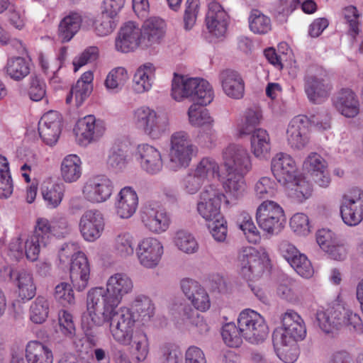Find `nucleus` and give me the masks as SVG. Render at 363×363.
<instances>
[{
	"label": "nucleus",
	"mask_w": 363,
	"mask_h": 363,
	"mask_svg": "<svg viewBox=\"0 0 363 363\" xmlns=\"http://www.w3.org/2000/svg\"><path fill=\"white\" fill-rule=\"evenodd\" d=\"M82 323L88 329L109 323L113 338L123 345H130L132 335L135 331L133 311L125 306L113 308L112 311H106V308H102L86 309L82 315Z\"/></svg>",
	"instance_id": "f257e3e1"
},
{
	"label": "nucleus",
	"mask_w": 363,
	"mask_h": 363,
	"mask_svg": "<svg viewBox=\"0 0 363 363\" xmlns=\"http://www.w3.org/2000/svg\"><path fill=\"white\" fill-rule=\"evenodd\" d=\"M222 159L227 173L223 188L229 196L238 199L247 188L245 177L252 169L251 156L242 145L230 144L223 150Z\"/></svg>",
	"instance_id": "f03ea898"
},
{
	"label": "nucleus",
	"mask_w": 363,
	"mask_h": 363,
	"mask_svg": "<svg viewBox=\"0 0 363 363\" xmlns=\"http://www.w3.org/2000/svg\"><path fill=\"white\" fill-rule=\"evenodd\" d=\"M133 281L128 274L115 273L108 278L106 287L96 286L88 291L86 309L102 308H106V311H112L118 307L124 296L133 292Z\"/></svg>",
	"instance_id": "7ed1b4c3"
},
{
	"label": "nucleus",
	"mask_w": 363,
	"mask_h": 363,
	"mask_svg": "<svg viewBox=\"0 0 363 363\" xmlns=\"http://www.w3.org/2000/svg\"><path fill=\"white\" fill-rule=\"evenodd\" d=\"M51 238V228L48 219L40 218L36 221L33 232L21 233L11 239L9 243V255L16 259L26 258L35 262L38 259L40 250L48 244Z\"/></svg>",
	"instance_id": "20e7f679"
},
{
	"label": "nucleus",
	"mask_w": 363,
	"mask_h": 363,
	"mask_svg": "<svg viewBox=\"0 0 363 363\" xmlns=\"http://www.w3.org/2000/svg\"><path fill=\"white\" fill-rule=\"evenodd\" d=\"M316 320L320 328L325 333H331L342 325L347 326L350 330L358 334L363 332L361 318L346 308L340 296L326 310L318 311Z\"/></svg>",
	"instance_id": "39448f33"
},
{
	"label": "nucleus",
	"mask_w": 363,
	"mask_h": 363,
	"mask_svg": "<svg viewBox=\"0 0 363 363\" xmlns=\"http://www.w3.org/2000/svg\"><path fill=\"white\" fill-rule=\"evenodd\" d=\"M171 97L182 102L189 99L201 106L208 105L214 94L210 84L200 78H189L174 73L172 80Z\"/></svg>",
	"instance_id": "423d86ee"
},
{
	"label": "nucleus",
	"mask_w": 363,
	"mask_h": 363,
	"mask_svg": "<svg viewBox=\"0 0 363 363\" xmlns=\"http://www.w3.org/2000/svg\"><path fill=\"white\" fill-rule=\"evenodd\" d=\"M281 327L273 333V342L277 347H289L296 352V342L306 336V327L301 316L295 311L289 309L280 316Z\"/></svg>",
	"instance_id": "0eeeda50"
},
{
	"label": "nucleus",
	"mask_w": 363,
	"mask_h": 363,
	"mask_svg": "<svg viewBox=\"0 0 363 363\" xmlns=\"http://www.w3.org/2000/svg\"><path fill=\"white\" fill-rule=\"evenodd\" d=\"M132 121L136 128L153 140L161 138L169 130V117L167 113L141 106L133 110Z\"/></svg>",
	"instance_id": "6e6552de"
},
{
	"label": "nucleus",
	"mask_w": 363,
	"mask_h": 363,
	"mask_svg": "<svg viewBox=\"0 0 363 363\" xmlns=\"http://www.w3.org/2000/svg\"><path fill=\"white\" fill-rule=\"evenodd\" d=\"M310 123L319 130L330 128V118L326 113L313 116L311 120L306 116H297L290 121L286 130V140L291 147L301 150L308 145Z\"/></svg>",
	"instance_id": "1a4fd4ad"
},
{
	"label": "nucleus",
	"mask_w": 363,
	"mask_h": 363,
	"mask_svg": "<svg viewBox=\"0 0 363 363\" xmlns=\"http://www.w3.org/2000/svg\"><path fill=\"white\" fill-rule=\"evenodd\" d=\"M197 152L190 135L184 130L173 133L169 138L168 166L174 171L186 168Z\"/></svg>",
	"instance_id": "9d476101"
},
{
	"label": "nucleus",
	"mask_w": 363,
	"mask_h": 363,
	"mask_svg": "<svg viewBox=\"0 0 363 363\" xmlns=\"http://www.w3.org/2000/svg\"><path fill=\"white\" fill-rule=\"evenodd\" d=\"M238 324L243 338L250 343L262 342L268 335L269 329L264 318L253 310H243L238 316Z\"/></svg>",
	"instance_id": "9b49d317"
},
{
	"label": "nucleus",
	"mask_w": 363,
	"mask_h": 363,
	"mask_svg": "<svg viewBox=\"0 0 363 363\" xmlns=\"http://www.w3.org/2000/svg\"><path fill=\"white\" fill-rule=\"evenodd\" d=\"M256 220L264 232L271 235L278 234L285 222L284 209L275 201H264L257 208Z\"/></svg>",
	"instance_id": "f8f14e48"
},
{
	"label": "nucleus",
	"mask_w": 363,
	"mask_h": 363,
	"mask_svg": "<svg viewBox=\"0 0 363 363\" xmlns=\"http://www.w3.org/2000/svg\"><path fill=\"white\" fill-rule=\"evenodd\" d=\"M239 260L241 263L240 274L247 280L259 276L269 263V255L264 248L257 250L250 247L242 250Z\"/></svg>",
	"instance_id": "ddd939ff"
},
{
	"label": "nucleus",
	"mask_w": 363,
	"mask_h": 363,
	"mask_svg": "<svg viewBox=\"0 0 363 363\" xmlns=\"http://www.w3.org/2000/svg\"><path fill=\"white\" fill-rule=\"evenodd\" d=\"M113 191V182L105 175H95L86 179L82 187L84 199L93 204L106 202Z\"/></svg>",
	"instance_id": "4468645a"
},
{
	"label": "nucleus",
	"mask_w": 363,
	"mask_h": 363,
	"mask_svg": "<svg viewBox=\"0 0 363 363\" xmlns=\"http://www.w3.org/2000/svg\"><path fill=\"white\" fill-rule=\"evenodd\" d=\"M224 198L225 195L217 186L213 184L206 186L200 193L197 203L199 214L208 222L223 217L220 214V205Z\"/></svg>",
	"instance_id": "2eb2a0df"
},
{
	"label": "nucleus",
	"mask_w": 363,
	"mask_h": 363,
	"mask_svg": "<svg viewBox=\"0 0 363 363\" xmlns=\"http://www.w3.org/2000/svg\"><path fill=\"white\" fill-rule=\"evenodd\" d=\"M106 130L103 121L96 118L94 115H88L79 119L74 128V133L78 143L86 146L97 141Z\"/></svg>",
	"instance_id": "dca6fc26"
},
{
	"label": "nucleus",
	"mask_w": 363,
	"mask_h": 363,
	"mask_svg": "<svg viewBox=\"0 0 363 363\" xmlns=\"http://www.w3.org/2000/svg\"><path fill=\"white\" fill-rule=\"evenodd\" d=\"M138 262L146 269L156 268L164 253L162 243L157 238L149 237L141 240L135 249Z\"/></svg>",
	"instance_id": "f3484780"
},
{
	"label": "nucleus",
	"mask_w": 363,
	"mask_h": 363,
	"mask_svg": "<svg viewBox=\"0 0 363 363\" xmlns=\"http://www.w3.org/2000/svg\"><path fill=\"white\" fill-rule=\"evenodd\" d=\"M105 228L103 213L97 209L85 211L80 217L79 229L82 238L88 242H94L102 235Z\"/></svg>",
	"instance_id": "a211bd4d"
},
{
	"label": "nucleus",
	"mask_w": 363,
	"mask_h": 363,
	"mask_svg": "<svg viewBox=\"0 0 363 363\" xmlns=\"http://www.w3.org/2000/svg\"><path fill=\"white\" fill-rule=\"evenodd\" d=\"M139 46L143 47L142 30L135 23L129 21L120 29L115 40L117 51L129 52Z\"/></svg>",
	"instance_id": "6ab92c4d"
},
{
	"label": "nucleus",
	"mask_w": 363,
	"mask_h": 363,
	"mask_svg": "<svg viewBox=\"0 0 363 363\" xmlns=\"http://www.w3.org/2000/svg\"><path fill=\"white\" fill-rule=\"evenodd\" d=\"M272 172L284 185L292 182L297 175V167L293 157L284 152L277 153L271 162Z\"/></svg>",
	"instance_id": "aec40b11"
},
{
	"label": "nucleus",
	"mask_w": 363,
	"mask_h": 363,
	"mask_svg": "<svg viewBox=\"0 0 363 363\" xmlns=\"http://www.w3.org/2000/svg\"><path fill=\"white\" fill-rule=\"evenodd\" d=\"M141 221L145 228L153 234L165 232L170 225V217L160 207L145 206L141 213Z\"/></svg>",
	"instance_id": "412c9836"
},
{
	"label": "nucleus",
	"mask_w": 363,
	"mask_h": 363,
	"mask_svg": "<svg viewBox=\"0 0 363 363\" xmlns=\"http://www.w3.org/2000/svg\"><path fill=\"white\" fill-rule=\"evenodd\" d=\"M228 21L229 16L220 4L216 1L208 4L205 22L209 33L216 38L224 36Z\"/></svg>",
	"instance_id": "4be33fe9"
},
{
	"label": "nucleus",
	"mask_w": 363,
	"mask_h": 363,
	"mask_svg": "<svg viewBox=\"0 0 363 363\" xmlns=\"http://www.w3.org/2000/svg\"><path fill=\"white\" fill-rule=\"evenodd\" d=\"M62 130V116L55 111L45 113L38 123V132L42 140L48 145H55Z\"/></svg>",
	"instance_id": "5701e85b"
},
{
	"label": "nucleus",
	"mask_w": 363,
	"mask_h": 363,
	"mask_svg": "<svg viewBox=\"0 0 363 363\" xmlns=\"http://www.w3.org/2000/svg\"><path fill=\"white\" fill-rule=\"evenodd\" d=\"M303 168L318 186L323 188L329 186L331 179L328 171V163L319 154L310 153L303 162Z\"/></svg>",
	"instance_id": "b1692460"
},
{
	"label": "nucleus",
	"mask_w": 363,
	"mask_h": 363,
	"mask_svg": "<svg viewBox=\"0 0 363 363\" xmlns=\"http://www.w3.org/2000/svg\"><path fill=\"white\" fill-rule=\"evenodd\" d=\"M181 288L196 310L204 312L210 308L208 294L197 281L184 279L181 281Z\"/></svg>",
	"instance_id": "393cba45"
},
{
	"label": "nucleus",
	"mask_w": 363,
	"mask_h": 363,
	"mask_svg": "<svg viewBox=\"0 0 363 363\" xmlns=\"http://www.w3.org/2000/svg\"><path fill=\"white\" fill-rule=\"evenodd\" d=\"M138 206V196L130 186L121 189L116 197L115 210L117 216L123 219L130 218L135 213Z\"/></svg>",
	"instance_id": "a878e982"
},
{
	"label": "nucleus",
	"mask_w": 363,
	"mask_h": 363,
	"mask_svg": "<svg viewBox=\"0 0 363 363\" xmlns=\"http://www.w3.org/2000/svg\"><path fill=\"white\" fill-rule=\"evenodd\" d=\"M69 277L73 286L78 291H82L88 286L90 278V267L84 254H79L72 260Z\"/></svg>",
	"instance_id": "bb28decb"
},
{
	"label": "nucleus",
	"mask_w": 363,
	"mask_h": 363,
	"mask_svg": "<svg viewBox=\"0 0 363 363\" xmlns=\"http://www.w3.org/2000/svg\"><path fill=\"white\" fill-rule=\"evenodd\" d=\"M304 89L311 102L320 104L328 97L331 86L323 77L308 75L305 78Z\"/></svg>",
	"instance_id": "cd10ccee"
},
{
	"label": "nucleus",
	"mask_w": 363,
	"mask_h": 363,
	"mask_svg": "<svg viewBox=\"0 0 363 363\" xmlns=\"http://www.w3.org/2000/svg\"><path fill=\"white\" fill-rule=\"evenodd\" d=\"M220 81L223 92L233 99H240L245 94V82L242 76L232 69L223 70L220 74Z\"/></svg>",
	"instance_id": "c85d7f7f"
},
{
	"label": "nucleus",
	"mask_w": 363,
	"mask_h": 363,
	"mask_svg": "<svg viewBox=\"0 0 363 363\" xmlns=\"http://www.w3.org/2000/svg\"><path fill=\"white\" fill-rule=\"evenodd\" d=\"M164 21L158 17L147 19L141 29L143 48H150L160 43L164 34Z\"/></svg>",
	"instance_id": "c756f323"
},
{
	"label": "nucleus",
	"mask_w": 363,
	"mask_h": 363,
	"mask_svg": "<svg viewBox=\"0 0 363 363\" xmlns=\"http://www.w3.org/2000/svg\"><path fill=\"white\" fill-rule=\"evenodd\" d=\"M138 151L141 159L143 169L150 174H156L161 171L163 162L160 152L148 144L138 145Z\"/></svg>",
	"instance_id": "7c9ffc66"
},
{
	"label": "nucleus",
	"mask_w": 363,
	"mask_h": 363,
	"mask_svg": "<svg viewBox=\"0 0 363 363\" xmlns=\"http://www.w3.org/2000/svg\"><path fill=\"white\" fill-rule=\"evenodd\" d=\"M337 110L346 118H354L359 112L358 99L351 89H342L334 101Z\"/></svg>",
	"instance_id": "2f4dec72"
},
{
	"label": "nucleus",
	"mask_w": 363,
	"mask_h": 363,
	"mask_svg": "<svg viewBox=\"0 0 363 363\" xmlns=\"http://www.w3.org/2000/svg\"><path fill=\"white\" fill-rule=\"evenodd\" d=\"M155 74V67L150 62L140 65L135 71L133 79V87L138 94L151 89Z\"/></svg>",
	"instance_id": "473e14b6"
},
{
	"label": "nucleus",
	"mask_w": 363,
	"mask_h": 363,
	"mask_svg": "<svg viewBox=\"0 0 363 363\" xmlns=\"http://www.w3.org/2000/svg\"><path fill=\"white\" fill-rule=\"evenodd\" d=\"M82 22V16L77 13H70L65 16L58 26V38L62 43L71 40L80 29Z\"/></svg>",
	"instance_id": "72a5a7b5"
},
{
	"label": "nucleus",
	"mask_w": 363,
	"mask_h": 363,
	"mask_svg": "<svg viewBox=\"0 0 363 363\" xmlns=\"http://www.w3.org/2000/svg\"><path fill=\"white\" fill-rule=\"evenodd\" d=\"M271 150L270 137L267 131L257 128L252 132L250 138V150L258 159H264Z\"/></svg>",
	"instance_id": "f704fd0d"
},
{
	"label": "nucleus",
	"mask_w": 363,
	"mask_h": 363,
	"mask_svg": "<svg viewBox=\"0 0 363 363\" xmlns=\"http://www.w3.org/2000/svg\"><path fill=\"white\" fill-rule=\"evenodd\" d=\"M82 162L81 159L74 154L67 155L61 162L60 173L64 182L73 183L82 176Z\"/></svg>",
	"instance_id": "c9c22d12"
},
{
	"label": "nucleus",
	"mask_w": 363,
	"mask_h": 363,
	"mask_svg": "<svg viewBox=\"0 0 363 363\" xmlns=\"http://www.w3.org/2000/svg\"><path fill=\"white\" fill-rule=\"evenodd\" d=\"M28 363H52L53 356L50 349L39 341H30L26 347Z\"/></svg>",
	"instance_id": "e433bc0d"
},
{
	"label": "nucleus",
	"mask_w": 363,
	"mask_h": 363,
	"mask_svg": "<svg viewBox=\"0 0 363 363\" xmlns=\"http://www.w3.org/2000/svg\"><path fill=\"white\" fill-rule=\"evenodd\" d=\"M41 193L48 206L57 207L64 197L65 186L51 179L45 180L41 185Z\"/></svg>",
	"instance_id": "4c0bfd02"
},
{
	"label": "nucleus",
	"mask_w": 363,
	"mask_h": 363,
	"mask_svg": "<svg viewBox=\"0 0 363 363\" xmlns=\"http://www.w3.org/2000/svg\"><path fill=\"white\" fill-rule=\"evenodd\" d=\"M4 69L6 74L11 79L21 81L29 74L30 65L27 59L15 56L8 59Z\"/></svg>",
	"instance_id": "58836bf2"
},
{
	"label": "nucleus",
	"mask_w": 363,
	"mask_h": 363,
	"mask_svg": "<svg viewBox=\"0 0 363 363\" xmlns=\"http://www.w3.org/2000/svg\"><path fill=\"white\" fill-rule=\"evenodd\" d=\"M113 248L119 257L126 259L133 256L135 252V240L133 235L128 231L117 233L113 240Z\"/></svg>",
	"instance_id": "ea45409f"
},
{
	"label": "nucleus",
	"mask_w": 363,
	"mask_h": 363,
	"mask_svg": "<svg viewBox=\"0 0 363 363\" xmlns=\"http://www.w3.org/2000/svg\"><path fill=\"white\" fill-rule=\"evenodd\" d=\"M133 314L135 313L143 324L149 322L154 316L155 307L152 301L147 296L140 294L132 303Z\"/></svg>",
	"instance_id": "a19ab883"
},
{
	"label": "nucleus",
	"mask_w": 363,
	"mask_h": 363,
	"mask_svg": "<svg viewBox=\"0 0 363 363\" xmlns=\"http://www.w3.org/2000/svg\"><path fill=\"white\" fill-rule=\"evenodd\" d=\"M50 301L45 296L39 295L30 303L29 318L35 324H42L48 318L50 311Z\"/></svg>",
	"instance_id": "79ce46f5"
},
{
	"label": "nucleus",
	"mask_w": 363,
	"mask_h": 363,
	"mask_svg": "<svg viewBox=\"0 0 363 363\" xmlns=\"http://www.w3.org/2000/svg\"><path fill=\"white\" fill-rule=\"evenodd\" d=\"M187 116L189 124L194 127L207 128L214 125V118L208 111L198 107L196 104L189 106Z\"/></svg>",
	"instance_id": "37998d69"
},
{
	"label": "nucleus",
	"mask_w": 363,
	"mask_h": 363,
	"mask_svg": "<svg viewBox=\"0 0 363 363\" xmlns=\"http://www.w3.org/2000/svg\"><path fill=\"white\" fill-rule=\"evenodd\" d=\"M16 281L18 294L22 300L28 301L35 296L36 286L31 272L26 270L19 272Z\"/></svg>",
	"instance_id": "c03bdc74"
},
{
	"label": "nucleus",
	"mask_w": 363,
	"mask_h": 363,
	"mask_svg": "<svg viewBox=\"0 0 363 363\" xmlns=\"http://www.w3.org/2000/svg\"><path fill=\"white\" fill-rule=\"evenodd\" d=\"M205 182L220 177V166L215 159L203 157L193 169Z\"/></svg>",
	"instance_id": "a18cd8bd"
},
{
	"label": "nucleus",
	"mask_w": 363,
	"mask_h": 363,
	"mask_svg": "<svg viewBox=\"0 0 363 363\" xmlns=\"http://www.w3.org/2000/svg\"><path fill=\"white\" fill-rule=\"evenodd\" d=\"M13 191V180L7 159L0 155V199H8Z\"/></svg>",
	"instance_id": "49530a36"
},
{
	"label": "nucleus",
	"mask_w": 363,
	"mask_h": 363,
	"mask_svg": "<svg viewBox=\"0 0 363 363\" xmlns=\"http://www.w3.org/2000/svg\"><path fill=\"white\" fill-rule=\"evenodd\" d=\"M286 185L291 189V196L297 202L301 203L312 195V186L304 178L296 176V179Z\"/></svg>",
	"instance_id": "de8ad7c7"
},
{
	"label": "nucleus",
	"mask_w": 363,
	"mask_h": 363,
	"mask_svg": "<svg viewBox=\"0 0 363 363\" xmlns=\"http://www.w3.org/2000/svg\"><path fill=\"white\" fill-rule=\"evenodd\" d=\"M255 196L259 199L272 198L277 191L276 182L269 177H260L254 184Z\"/></svg>",
	"instance_id": "09e8293b"
},
{
	"label": "nucleus",
	"mask_w": 363,
	"mask_h": 363,
	"mask_svg": "<svg viewBox=\"0 0 363 363\" xmlns=\"http://www.w3.org/2000/svg\"><path fill=\"white\" fill-rule=\"evenodd\" d=\"M174 243L180 251L186 254H194L199 250V243L195 237L185 230H179L175 233Z\"/></svg>",
	"instance_id": "8fccbe9b"
},
{
	"label": "nucleus",
	"mask_w": 363,
	"mask_h": 363,
	"mask_svg": "<svg viewBox=\"0 0 363 363\" xmlns=\"http://www.w3.org/2000/svg\"><path fill=\"white\" fill-rule=\"evenodd\" d=\"M248 21L250 30L255 33L265 34L271 30L270 18L259 10L252 9Z\"/></svg>",
	"instance_id": "3c124183"
},
{
	"label": "nucleus",
	"mask_w": 363,
	"mask_h": 363,
	"mask_svg": "<svg viewBox=\"0 0 363 363\" xmlns=\"http://www.w3.org/2000/svg\"><path fill=\"white\" fill-rule=\"evenodd\" d=\"M128 79L127 70L122 67L112 69L108 74L105 85L108 89H121Z\"/></svg>",
	"instance_id": "603ef678"
},
{
	"label": "nucleus",
	"mask_w": 363,
	"mask_h": 363,
	"mask_svg": "<svg viewBox=\"0 0 363 363\" xmlns=\"http://www.w3.org/2000/svg\"><path fill=\"white\" fill-rule=\"evenodd\" d=\"M222 337L225 343L232 347H238L242 342V333L239 325L234 323H229L223 327Z\"/></svg>",
	"instance_id": "864d4df0"
},
{
	"label": "nucleus",
	"mask_w": 363,
	"mask_h": 363,
	"mask_svg": "<svg viewBox=\"0 0 363 363\" xmlns=\"http://www.w3.org/2000/svg\"><path fill=\"white\" fill-rule=\"evenodd\" d=\"M342 13L346 23L348 25L350 34L355 38L360 31L361 14L354 6L345 7L342 11Z\"/></svg>",
	"instance_id": "5fc2aeb1"
},
{
	"label": "nucleus",
	"mask_w": 363,
	"mask_h": 363,
	"mask_svg": "<svg viewBox=\"0 0 363 363\" xmlns=\"http://www.w3.org/2000/svg\"><path fill=\"white\" fill-rule=\"evenodd\" d=\"M131 342L135 348V359L138 362H143L149 352L148 340L146 334L140 330H136L132 335Z\"/></svg>",
	"instance_id": "6e6d98bb"
},
{
	"label": "nucleus",
	"mask_w": 363,
	"mask_h": 363,
	"mask_svg": "<svg viewBox=\"0 0 363 363\" xmlns=\"http://www.w3.org/2000/svg\"><path fill=\"white\" fill-rule=\"evenodd\" d=\"M92 91V84H84L82 81H77L70 90L69 94L67 96L66 103L70 104L72 97L74 96L76 106H80L89 96Z\"/></svg>",
	"instance_id": "4d7b16f0"
},
{
	"label": "nucleus",
	"mask_w": 363,
	"mask_h": 363,
	"mask_svg": "<svg viewBox=\"0 0 363 363\" xmlns=\"http://www.w3.org/2000/svg\"><path fill=\"white\" fill-rule=\"evenodd\" d=\"M54 297L62 306L67 307L75 303L73 289L70 284L61 282L55 286Z\"/></svg>",
	"instance_id": "13d9d810"
},
{
	"label": "nucleus",
	"mask_w": 363,
	"mask_h": 363,
	"mask_svg": "<svg viewBox=\"0 0 363 363\" xmlns=\"http://www.w3.org/2000/svg\"><path fill=\"white\" fill-rule=\"evenodd\" d=\"M290 227L297 235L306 236L311 232L308 216L303 213H295L290 219Z\"/></svg>",
	"instance_id": "bf43d9fd"
},
{
	"label": "nucleus",
	"mask_w": 363,
	"mask_h": 363,
	"mask_svg": "<svg viewBox=\"0 0 363 363\" xmlns=\"http://www.w3.org/2000/svg\"><path fill=\"white\" fill-rule=\"evenodd\" d=\"M108 164L116 170H123L128 164L127 152L118 147H113L108 158Z\"/></svg>",
	"instance_id": "052dcab7"
},
{
	"label": "nucleus",
	"mask_w": 363,
	"mask_h": 363,
	"mask_svg": "<svg viewBox=\"0 0 363 363\" xmlns=\"http://www.w3.org/2000/svg\"><path fill=\"white\" fill-rule=\"evenodd\" d=\"M28 93L32 101H39L42 100L46 95L45 82L38 76H31Z\"/></svg>",
	"instance_id": "680f3d73"
},
{
	"label": "nucleus",
	"mask_w": 363,
	"mask_h": 363,
	"mask_svg": "<svg viewBox=\"0 0 363 363\" xmlns=\"http://www.w3.org/2000/svg\"><path fill=\"white\" fill-rule=\"evenodd\" d=\"M113 18L102 12L96 19L94 21V30L98 35L106 36L113 31L116 26Z\"/></svg>",
	"instance_id": "e2e57ef3"
},
{
	"label": "nucleus",
	"mask_w": 363,
	"mask_h": 363,
	"mask_svg": "<svg viewBox=\"0 0 363 363\" xmlns=\"http://www.w3.org/2000/svg\"><path fill=\"white\" fill-rule=\"evenodd\" d=\"M290 265L303 278L308 279L313 275L314 269L312 264L303 254L301 253L297 257H295Z\"/></svg>",
	"instance_id": "0e129e2a"
},
{
	"label": "nucleus",
	"mask_w": 363,
	"mask_h": 363,
	"mask_svg": "<svg viewBox=\"0 0 363 363\" xmlns=\"http://www.w3.org/2000/svg\"><path fill=\"white\" fill-rule=\"evenodd\" d=\"M205 182L191 169L184 177L182 187L186 193L195 194L197 193Z\"/></svg>",
	"instance_id": "69168bd1"
},
{
	"label": "nucleus",
	"mask_w": 363,
	"mask_h": 363,
	"mask_svg": "<svg viewBox=\"0 0 363 363\" xmlns=\"http://www.w3.org/2000/svg\"><path fill=\"white\" fill-rule=\"evenodd\" d=\"M208 228L213 238L218 242L225 240L228 233L227 222L223 217L210 221Z\"/></svg>",
	"instance_id": "338daca9"
},
{
	"label": "nucleus",
	"mask_w": 363,
	"mask_h": 363,
	"mask_svg": "<svg viewBox=\"0 0 363 363\" xmlns=\"http://www.w3.org/2000/svg\"><path fill=\"white\" fill-rule=\"evenodd\" d=\"M199 0H187L184 11V26L186 30L191 29L194 25L199 10Z\"/></svg>",
	"instance_id": "774afa93"
}]
</instances>
